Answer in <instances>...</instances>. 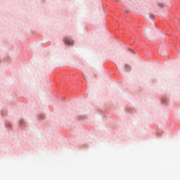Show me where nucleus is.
<instances>
[{
    "label": "nucleus",
    "instance_id": "nucleus-1",
    "mask_svg": "<svg viewBox=\"0 0 180 180\" xmlns=\"http://www.w3.org/2000/svg\"><path fill=\"white\" fill-rule=\"evenodd\" d=\"M63 41L65 44H68V46H71V44H74V41H72V39H70L68 37H65L63 39Z\"/></svg>",
    "mask_w": 180,
    "mask_h": 180
},
{
    "label": "nucleus",
    "instance_id": "nucleus-2",
    "mask_svg": "<svg viewBox=\"0 0 180 180\" xmlns=\"http://www.w3.org/2000/svg\"><path fill=\"white\" fill-rule=\"evenodd\" d=\"M124 71H126L127 72L131 71V67H130V65H124Z\"/></svg>",
    "mask_w": 180,
    "mask_h": 180
},
{
    "label": "nucleus",
    "instance_id": "nucleus-3",
    "mask_svg": "<svg viewBox=\"0 0 180 180\" xmlns=\"http://www.w3.org/2000/svg\"><path fill=\"white\" fill-rule=\"evenodd\" d=\"M148 16L150 18V19H155V16H154L153 14L151 13H149L148 14Z\"/></svg>",
    "mask_w": 180,
    "mask_h": 180
},
{
    "label": "nucleus",
    "instance_id": "nucleus-4",
    "mask_svg": "<svg viewBox=\"0 0 180 180\" xmlns=\"http://www.w3.org/2000/svg\"><path fill=\"white\" fill-rule=\"evenodd\" d=\"M159 6H160V8H164V4H159Z\"/></svg>",
    "mask_w": 180,
    "mask_h": 180
},
{
    "label": "nucleus",
    "instance_id": "nucleus-5",
    "mask_svg": "<svg viewBox=\"0 0 180 180\" xmlns=\"http://www.w3.org/2000/svg\"><path fill=\"white\" fill-rule=\"evenodd\" d=\"M115 2H118L119 1V0H115Z\"/></svg>",
    "mask_w": 180,
    "mask_h": 180
}]
</instances>
